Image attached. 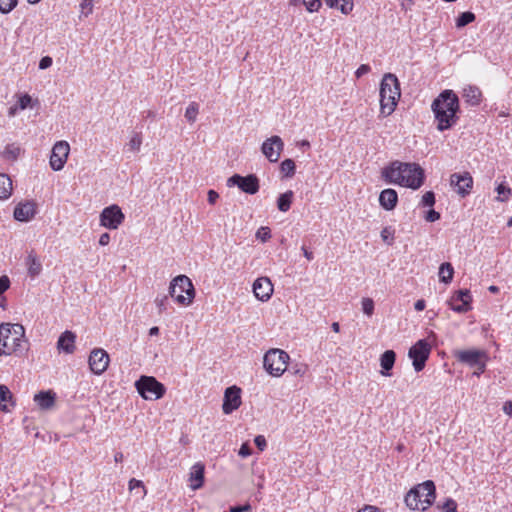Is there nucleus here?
<instances>
[{"label": "nucleus", "instance_id": "f257e3e1", "mask_svg": "<svg viewBox=\"0 0 512 512\" xmlns=\"http://www.w3.org/2000/svg\"><path fill=\"white\" fill-rule=\"evenodd\" d=\"M385 182L412 190L419 189L425 180V172L417 163L394 161L382 171Z\"/></svg>", "mask_w": 512, "mask_h": 512}, {"label": "nucleus", "instance_id": "f03ea898", "mask_svg": "<svg viewBox=\"0 0 512 512\" xmlns=\"http://www.w3.org/2000/svg\"><path fill=\"white\" fill-rule=\"evenodd\" d=\"M432 112L438 131L443 132L457 124L460 111L458 96L452 90L442 91L432 102Z\"/></svg>", "mask_w": 512, "mask_h": 512}, {"label": "nucleus", "instance_id": "7ed1b4c3", "mask_svg": "<svg viewBox=\"0 0 512 512\" xmlns=\"http://www.w3.org/2000/svg\"><path fill=\"white\" fill-rule=\"evenodd\" d=\"M27 340L21 324H0V358L22 353L26 350Z\"/></svg>", "mask_w": 512, "mask_h": 512}, {"label": "nucleus", "instance_id": "20e7f679", "mask_svg": "<svg viewBox=\"0 0 512 512\" xmlns=\"http://www.w3.org/2000/svg\"><path fill=\"white\" fill-rule=\"evenodd\" d=\"M401 97L400 83L392 73H386L380 83V115H391Z\"/></svg>", "mask_w": 512, "mask_h": 512}, {"label": "nucleus", "instance_id": "39448f33", "mask_svg": "<svg viewBox=\"0 0 512 512\" xmlns=\"http://www.w3.org/2000/svg\"><path fill=\"white\" fill-rule=\"evenodd\" d=\"M436 488L431 480H427L408 491L405 496V504L411 510L425 511L435 501Z\"/></svg>", "mask_w": 512, "mask_h": 512}, {"label": "nucleus", "instance_id": "423d86ee", "mask_svg": "<svg viewBox=\"0 0 512 512\" xmlns=\"http://www.w3.org/2000/svg\"><path fill=\"white\" fill-rule=\"evenodd\" d=\"M169 294L179 305L189 306L195 298L194 285L186 275H178L170 283Z\"/></svg>", "mask_w": 512, "mask_h": 512}, {"label": "nucleus", "instance_id": "0eeeda50", "mask_svg": "<svg viewBox=\"0 0 512 512\" xmlns=\"http://www.w3.org/2000/svg\"><path fill=\"white\" fill-rule=\"evenodd\" d=\"M290 355L279 348L268 350L263 357V367L272 377H281L288 368Z\"/></svg>", "mask_w": 512, "mask_h": 512}, {"label": "nucleus", "instance_id": "6e6552de", "mask_svg": "<svg viewBox=\"0 0 512 512\" xmlns=\"http://www.w3.org/2000/svg\"><path fill=\"white\" fill-rule=\"evenodd\" d=\"M135 387L145 400H158L166 393L165 386L153 376H141L135 382Z\"/></svg>", "mask_w": 512, "mask_h": 512}, {"label": "nucleus", "instance_id": "1a4fd4ad", "mask_svg": "<svg viewBox=\"0 0 512 512\" xmlns=\"http://www.w3.org/2000/svg\"><path fill=\"white\" fill-rule=\"evenodd\" d=\"M430 352L431 346L424 339L417 341L409 349L408 355L412 359L413 367L417 372H420L424 369L426 361L429 358Z\"/></svg>", "mask_w": 512, "mask_h": 512}, {"label": "nucleus", "instance_id": "9d476101", "mask_svg": "<svg viewBox=\"0 0 512 512\" xmlns=\"http://www.w3.org/2000/svg\"><path fill=\"white\" fill-rule=\"evenodd\" d=\"M474 180L470 172H456L450 175V186L462 198L470 195Z\"/></svg>", "mask_w": 512, "mask_h": 512}, {"label": "nucleus", "instance_id": "9b49d317", "mask_svg": "<svg viewBox=\"0 0 512 512\" xmlns=\"http://www.w3.org/2000/svg\"><path fill=\"white\" fill-rule=\"evenodd\" d=\"M124 220L125 215L116 204L104 208L100 214V225L110 230L117 229Z\"/></svg>", "mask_w": 512, "mask_h": 512}, {"label": "nucleus", "instance_id": "f8f14e48", "mask_svg": "<svg viewBox=\"0 0 512 512\" xmlns=\"http://www.w3.org/2000/svg\"><path fill=\"white\" fill-rule=\"evenodd\" d=\"M70 153V145L67 141H57L51 151L49 164L52 170L60 171L64 168Z\"/></svg>", "mask_w": 512, "mask_h": 512}, {"label": "nucleus", "instance_id": "ddd939ff", "mask_svg": "<svg viewBox=\"0 0 512 512\" xmlns=\"http://www.w3.org/2000/svg\"><path fill=\"white\" fill-rule=\"evenodd\" d=\"M227 185L229 187L237 186L241 191L251 195L256 194L260 188L259 179L254 174L247 176L234 174L228 178Z\"/></svg>", "mask_w": 512, "mask_h": 512}, {"label": "nucleus", "instance_id": "4468645a", "mask_svg": "<svg viewBox=\"0 0 512 512\" xmlns=\"http://www.w3.org/2000/svg\"><path fill=\"white\" fill-rule=\"evenodd\" d=\"M455 357L458 361L470 366H478L479 372L476 373L477 375L483 373L485 370V362L483 361V358L486 357V353L484 351L476 349L460 350L455 353Z\"/></svg>", "mask_w": 512, "mask_h": 512}, {"label": "nucleus", "instance_id": "2eb2a0df", "mask_svg": "<svg viewBox=\"0 0 512 512\" xmlns=\"http://www.w3.org/2000/svg\"><path fill=\"white\" fill-rule=\"evenodd\" d=\"M90 370L96 374H103L110 363L109 354L102 348H95L91 351L88 359Z\"/></svg>", "mask_w": 512, "mask_h": 512}, {"label": "nucleus", "instance_id": "dca6fc26", "mask_svg": "<svg viewBox=\"0 0 512 512\" xmlns=\"http://www.w3.org/2000/svg\"><path fill=\"white\" fill-rule=\"evenodd\" d=\"M284 148L282 139L275 135L266 139L261 147L262 153L270 162H277Z\"/></svg>", "mask_w": 512, "mask_h": 512}, {"label": "nucleus", "instance_id": "f3484780", "mask_svg": "<svg viewBox=\"0 0 512 512\" xmlns=\"http://www.w3.org/2000/svg\"><path fill=\"white\" fill-rule=\"evenodd\" d=\"M242 403L241 389L235 385L228 387L224 393L222 410L224 414H231L237 410Z\"/></svg>", "mask_w": 512, "mask_h": 512}, {"label": "nucleus", "instance_id": "a211bd4d", "mask_svg": "<svg viewBox=\"0 0 512 512\" xmlns=\"http://www.w3.org/2000/svg\"><path fill=\"white\" fill-rule=\"evenodd\" d=\"M472 296L469 290H459L450 299L451 309L458 313H465L471 310Z\"/></svg>", "mask_w": 512, "mask_h": 512}, {"label": "nucleus", "instance_id": "6ab92c4d", "mask_svg": "<svg viewBox=\"0 0 512 512\" xmlns=\"http://www.w3.org/2000/svg\"><path fill=\"white\" fill-rule=\"evenodd\" d=\"M273 292L274 286L270 278L262 276L254 281L253 293L258 300L267 302L272 297Z\"/></svg>", "mask_w": 512, "mask_h": 512}, {"label": "nucleus", "instance_id": "aec40b11", "mask_svg": "<svg viewBox=\"0 0 512 512\" xmlns=\"http://www.w3.org/2000/svg\"><path fill=\"white\" fill-rule=\"evenodd\" d=\"M37 205L34 201L20 202L14 209V218L20 222H28L36 215Z\"/></svg>", "mask_w": 512, "mask_h": 512}, {"label": "nucleus", "instance_id": "412c9836", "mask_svg": "<svg viewBox=\"0 0 512 512\" xmlns=\"http://www.w3.org/2000/svg\"><path fill=\"white\" fill-rule=\"evenodd\" d=\"M205 465L202 462L195 463L189 472L188 482L192 490H198L204 485Z\"/></svg>", "mask_w": 512, "mask_h": 512}, {"label": "nucleus", "instance_id": "4be33fe9", "mask_svg": "<svg viewBox=\"0 0 512 512\" xmlns=\"http://www.w3.org/2000/svg\"><path fill=\"white\" fill-rule=\"evenodd\" d=\"M25 266L27 268V273L29 277L36 278L41 274L42 262L40 257L35 252V250H31L28 252L27 257L25 259Z\"/></svg>", "mask_w": 512, "mask_h": 512}, {"label": "nucleus", "instance_id": "5701e85b", "mask_svg": "<svg viewBox=\"0 0 512 512\" xmlns=\"http://www.w3.org/2000/svg\"><path fill=\"white\" fill-rule=\"evenodd\" d=\"M462 97L469 106H479L483 100V94L479 87L468 85L463 88Z\"/></svg>", "mask_w": 512, "mask_h": 512}, {"label": "nucleus", "instance_id": "b1692460", "mask_svg": "<svg viewBox=\"0 0 512 512\" xmlns=\"http://www.w3.org/2000/svg\"><path fill=\"white\" fill-rule=\"evenodd\" d=\"M75 341L76 334L72 331L66 330L60 335L57 341V348L59 351H63L66 354H72L76 349Z\"/></svg>", "mask_w": 512, "mask_h": 512}, {"label": "nucleus", "instance_id": "393cba45", "mask_svg": "<svg viewBox=\"0 0 512 512\" xmlns=\"http://www.w3.org/2000/svg\"><path fill=\"white\" fill-rule=\"evenodd\" d=\"M381 207L387 211L393 210L398 203V194L394 189L387 188L381 191L379 195Z\"/></svg>", "mask_w": 512, "mask_h": 512}, {"label": "nucleus", "instance_id": "a878e982", "mask_svg": "<svg viewBox=\"0 0 512 512\" xmlns=\"http://www.w3.org/2000/svg\"><path fill=\"white\" fill-rule=\"evenodd\" d=\"M15 406L13 394L6 385H0V410L10 412Z\"/></svg>", "mask_w": 512, "mask_h": 512}, {"label": "nucleus", "instance_id": "bb28decb", "mask_svg": "<svg viewBox=\"0 0 512 512\" xmlns=\"http://www.w3.org/2000/svg\"><path fill=\"white\" fill-rule=\"evenodd\" d=\"M56 394L52 391H41L34 396V401L41 409H50L54 406Z\"/></svg>", "mask_w": 512, "mask_h": 512}, {"label": "nucleus", "instance_id": "cd10ccee", "mask_svg": "<svg viewBox=\"0 0 512 512\" xmlns=\"http://www.w3.org/2000/svg\"><path fill=\"white\" fill-rule=\"evenodd\" d=\"M396 360V354L393 350H386L380 357L383 376H391L390 370L393 368Z\"/></svg>", "mask_w": 512, "mask_h": 512}, {"label": "nucleus", "instance_id": "c85d7f7f", "mask_svg": "<svg viewBox=\"0 0 512 512\" xmlns=\"http://www.w3.org/2000/svg\"><path fill=\"white\" fill-rule=\"evenodd\" d=\"M13 193V182L8 174L0 173V200H7Z\"/></svg>", "mask_w": 512, "mask_h": 512}, {"label": "nucleus", "instance_id": "c756f323", "mask_svg": "<svg viewBox=\"0 0 512 512\" xmlns=\"http://www.w3.org/2000/svg\"><path fill=\"white\" fill-rule=\"evenodd\" d=\"M330 8H337L343 14H349L354 7L353 0H325Z\"/></svg>", "mask_w": 512, "mask_h": 512}, {"label": "nucleus", "instance_id": "7c9ffc66", "mask_svg": "<svg viewBox=\"0 0 512 512\" xmlns=\"http://www.w3.org/2000/svg\"><path fill=\"white\" fill-rule=\"evenodd\" d=\"M294 193L291 190L286 191L279 195L277 199V208L281 212H287L292 205Z\"/></svg>", "mask_w": 512, "mask_h": 512}, {"label": "nucleus", "instance_id": "2f4dec72", "mask_svg": "<svg viewBox=\"0 0 512 512\" xmlns=\"http://www.w3.org/2000/svg\"><path fill=\"white\" fill-rule=\"evenodd\" d=\"M292 6L304 5L310 13L318 12L322 6L321 0H290Z\"/></svg>", "mask_w": 512, "mask_h": 512}, {"label": "nucleus", "instance_id": "473e14b6", "mask_svg": "<svg viewBox=\"0 0 512 512\" xmlns=\"http://www.w3.org/2000/svg\"><path fill=\"white\" fill-rule=\"evenodd\" d=\"M454 276V268L449 262L442 263L439 267V280L443 283H450Z\"/></svg>", "mask_w": 512, "mask_h": 512}, {"label": "nucleus", "instance_id": "72a5a7b5", "mask_svg": "<svg viewBox=\"0 0 512 512\" xmlns=\"http://www.w3.org/2000/svg\"><path fill=\"white\" fill-rule=\"evenodd\" d=\"M20 154L21 148L15 144H8L2 152L3 158L7 160H16Z\"/></svg>", "mask_w": 512, "mask_h": 512}, {"label": "nucleus", "instance_id": "f704fd0d", "mask_svg": "<svg viewBox=\"0 0 512 512\" xmlns=\"http://www.w3.org/2000/svg\"><path fill=\"white\" fill-rule=\"evenodd\" d=\"M476 16L473 12L467 11L461 13L456 19V26L458 28L464 27L475 20Z\"/></svg>", "mask_w": 512, "mask_h": 512}, {"label": "nucleus", "instance_id": "c9c22d12", "mask_svg": "<svg viewBox=\"0 0 512 512\" xmlns=\"http://www.w3.org/2000/svg\"><path fill=\"white\" fill-rule=\"evenodd\" d=\"M281 172L286 177H292L295 173L296 165L292 159H285L280 166Z\"/></svg>", "mask_w": 512, "mask_h": 512}, {"label": "nucleus", "instance_id": "e433bc0d", "mask_svg": "<svg viewBox=\"0 0 512 512\" xmlns=\"http://www.w3.org/2000/svg\"><path fill=\"white\" fill-rule=\"evenodd\" d=\"M199 113V105L196 102H191L185 111V118L190 122H195Z\"/></svg>", "mask_w": 512, "mask_h": 512}, {"label": "nucleus", "instance_id": "4c0bfd02", "mask_svg": "<svg viewBox=\"0 0 512 512\" xmlns=\"http://www.w3.org/2000/svg\"><path fill=\"white\" fill-rule=\"evenodd\" d=\"M496 192L498 193L497 201L500 202L507 201L512 195L511 188L505 186L503 183L496 187Z\"/></svg>", "mask_w": 512, "mask_h": 512}, {"label": "nucleus", "instance_id": "58836bf2", "mask_svg": "<svg viewBox=\"0 0 512 512\" xmlns=\"http://www.w3.org/2000/svg\"><path fill=\"white\" fill-rule=\"evenodd\" d=\"M94 0H81L80 2V17H88L93 13Z\"/></svg>", "mask_w": 512, "mask_h": 512}, {"label": "nucleus", "instance_id": "ea45409f", "mask_svg": "<svg viewBox=\"0 0 512 512\" xmlns=\"http://www.w3.org/2000/svg\"><path fill=\"white\" fill-rule=\"evenodd\" d=\"M16 96L18 99L16 104L19 106L20 110L33 106V100L29 94H19Z\"/></svg>", "mask_w": 512, "mask_h": 512}, {"label": "nucleus", "instance_id": "a19ab883", "mask_svg": "<svg viewBox=\"0 0 512 512\" xmlns=\"http://www.w3.org/2000/svg\"><path fill=\"white\" fill-rule=\"evenodd\" d=\"M18 0H0V12L7 14L11 12L17 5Z\"/></svg>", "mask_w": 512, "mask_h": 512}, {"label": "nucleus", "instance_id": "79ce46f5", "mask_svg": "<svg viewBox=\"0 0 512 512\" xmlns=\"http://www.w3.org/2000/svg\"><path fill=\"white\" fill-rule=\"evenodd\" d=\"M290 372L295 376L303 377L308 372V365L305 363L294 364Z\"/></svg>", "mask_w": 512, "mask_h": 512}, {"label": "nucleus", "instance_id": "37998d69", "mask_svg": "<svg viewBox=\"0 0 512 512\" xmlns=\"http://www.w3.org/2000/svg\"><path fill=\"white\" fill-rule=\"evenodd\" d=\"M362 310L367 316H372L374 313V301L371 298L362 299Z\"/></svg>", "mask_w": 512, "mask_h": 512}, {"label": "nucleus", "instance_id": "c03bdc74", "mask_svg": "<svg viewBox=\"0 0 512 512\" xmlns=\"http://www.w3.org/2000/svg\"><path fill=\"white\" fill-rule=\"evenodd\" d=\"M256 238L262 242H266L271 238V230L269 227L262 226L256 232Z\"/></svg>", "mask_w": 512, "mask_h": 512}, {"label": "nucleus", "instance_id": "a18cd8bd", "mask_svg": "<svg viewBox=\"0 0 512 512\" xmlns=\"http://www.w3.org/2000/svg\"><path fill=\"white\" fill-rule=\"evenodd\" d=\"M142 144V138L139 133H135L129 140L128 146L131 151H138Z\"/></svg>", "mask_w": 512, "mask_h": 512}, {"label": "nucleus", "instance_id": "49530a36", "mask_svg": "<svg viewBox=\"0 0 512 512\" xmlns=\"http://www.w3.org/2000/svg\"><path fill=\"white\" fill-rule=\"evenodd\" d=\"M443 512H457V503L455 500L447 499L441 507Z\"/></svg>", "mask_w": 512, "mask_h": 512}, {"label": "nucleus", "instance_id": "de8ad7c7", "mask_svg": "<svg viewBox=\"0 0 512 512\" xmlns=\"http://www.w3.org/2000/svg\"><path fill=\"white\" fill-rule=\"evenodd\" d=\"M422 204L424 206H433L435 204V195L432 191H428L426 192L423 196H422V200H421Z\"/></svg>", "mask_w": 512, "mask_h": 512}, {"label": "nucleus", "instance_id": "09e8293b", "mask_svg": "<svg viewBox=\"0 0 512 512\" xmlns=\"http://www.w3.org/2000/svg\"><path fill=\"white\" fill-rule=\"evenodd\" d=\"M155 304L158 308V313L162 314L167 308V296L157 297Z\"/></svg>", "mask_w": 512, "mask_h": 512}, {"label": "nucleus", "instance_id": "8fccbe9b", "mask_svg": "<svg viewBox=\"0 0 512 512\" xmlns=\"http://www.w3.org/2000/svg\"><path fill=\"white\" fill-rule=\"evenodd\" d=\"M136 488H142L143 489V495L145 496L146 493H147V490L143 484V482L141 480H137L135 478H132L130 481H129V490H134Z\"/></svg>", "mask_w": 512, "mask_h": 512}, {"label": "nucleus", "instance_id": "3c124183", "mask_svg": "<svg viewBox=\"0 0 512 512\" xmlns=\"http://www.w3.org/2000/svg\"><path fill=\"white\" fill-rule=\"evenodd\" d=\"M254 443L260 451H263L267 447V441L263 435L256 436Z\"/></svg>", "mask_w": 512, "mask_h": 512}, {"label": "nucleus", "instance_id": "603ef678", "mask_svg": "<svg viewBox=\"0 0 512 512\" xmlns=\"http://www.w3.org/2000/svg\"><path fill=\"white\" fill-rule=\"evenodd\" d=\"M439 219H440V213L435 211L434 209L429 210L425 216V220L428 222H435Z\"/></svg>", "mask_w": 512, "mask_h": 512}, {"label": "nucleus", "instance_id": "864d4df0", "mask_svg": "<svg viewBox=\"0 0 512 512\" xmlns=\"http://www.w3.org/2000/svg\"><path fill=\"white\" fill-rule=\"evenodd\" d=\"M370 70H371V68H370V66H369L368 64H362V65H360V66L357 68V70H356V72H355V76H356V78H360V77H362L363 75H365V74L369 73V72H370Z\"/></svg>", "mask_w": 512, "mask_h": 512}, {"label": "nucleus", "instance_id": "5fc2aeb1", "mask_svg": "<svg viewBox=\"0 0 512 512\" xmlns=\"http://www.w3.org/2000/svg\"><path fill=\"white\" fill-rule=\"evenodd\" d=\"M10 287V280L7 276L0 277V295L7 291Z\"/></svg>", "mask_w": 512, "mask_h": 512}, {"label": "nucleus", "instance_id": "6e6d98bb", "mask_svg": "<svg viewBox=\"0 0 512 512\" xmlns=\"http://www.w3.org/2000/svg\"><path fill=\"white\" fill-rule=\"evenodd\" d=\"M252 454V450L248 443H243L239 449V455L243 458L248 457Z\"/></svg>", "mask_w": 512, "mask_h": 512}, {"label": "nucleus", "instance_id": "4d7b16f0", "mask_svg": "<svg viewBox=\"0 0 512 512\" xmlns=\"http://www.w3.org/2000/svg\"><path fill=\"white\" fill-rule=\"evenodd\" d=\"M252 510V507L250 504H245L242 506H234L231 507L229 512H250Z\"/></svg>", "mask_w": 512, "mask_h": 512}, {"label": "nucleus", "instance_id": "13d9d810", "mask_svg": "<svg viewBox=\"0 0 512 512\" xmlns=\"http://www.w3.org/2000/svg\"><path fill=\"white\" fill-rule=\"evenodd\" d=\"M52 58L49 56L43 57L39 62V68L44 70L49 68L52 65Z\"/></svg>", "mask_w": 512, "mask_h": 512}, {"label": "nucleus", "instance_id": "bf43d9fd", "mask_svg": "<svg viewBox=\"0 0 512 512\" xmlns=\"http://www.w3.org/2000/svg\"><path fill=\"white\" fill-rule=\"evenodd\" d=\"M219 198V194L214 191V190H209L208 191V202L212 205H214L216 203V201L218 200Z\"/></svg>", "mask_w": 512, "mask_h": 512}, {"label": "nucleus", "instance_id": "052dcab7", "mask_svg": "<svg viewBox=\"0 0 512 512\" xmlns=\"http://www.w3.org/2000/svg\"><path fill=\"white\" fill-rule=\"evenodd\" d=\"M110 242V235L108 233H103L99 238V244L101 246H106Z\"/></svg>", "mask_w": 512, "mask_h": 512}, {"label": "nucleus", "instance_id": "680f3d73", "mask_svg": "<svg viewBox=\"0 0 512 512\" xmlns=\"http://www.w3.org/2000/svg\"><path fill=\"white\" fill-rule=\"evenodd\" d=\"M301 250H302V252H303L304 257H305L308 261L313 260V258H314L313 252H312V251H309V250H308V248H307L305 245H303V246L301 247Z\"/></svg>", "mask_w": 512, "mask_h": 512}, {"label": "nucleus", "instance_id": "e2e57ef3", "mask_svg": "<svg viewBox=\"0 0 512 512\" xmlns=\"http://www.w3.org/2000/svg\"><path fill=\"white\" fill-rule=\"evenodd\" d=\"M503 411L505 414L512 416V401H506L503 405Z\"/></svg>", "mask_w": 512, "mask_h": 512}, {"label": "nucleus", "instance_id": "0e129e2a", "mask_svg": "<svg viewBox=\"0 0 512 512\" xmlns=\"http://www.w3.org/2000/svg\"><path fill=\"white\" fill-rule=\"evenodd\" d=\"M414 307H415V309H416L417 311H423V310L425 309V307H426V302H425V300H423V299H419V300H417V301L415 302Z\"/></svg>", "mask_w": 512, "mask_h": 512}, {"label": "nucleus", "instance_id": "69168bd1", "mask_svg": "<svg viewBox=\"0 0 512 512\" xmlns=\"http://www.w3.org/2000/svg\"><path fill=\"white\" fill-rule=\"evenodd\" d=\"M19 110H20V108L17 104L11 106L8 110V116L14 117L18 113Z\"/></svg>", "mask_w": 512, "mask_h": 512}, {"label": "nucleus", "instance_id": "338daca9", "mask_svg": "<svg viewBox=\"0 0 512 512\" xmlns=\"http://www.w3.org/2000/svg\"><path fill=\"white\" fill-rule=\"evenodd\" d=\"M357 512H381L377 507L374 506H366Z\"/></svg>", "mask_w": 512, "mask_h": 512}, {"label": "nucleus", "instance_id": "774afa93", "mask_svg": "<svg viewBox=\"0 0 512 512\" xmlns=\"http://www.w3.org/2000/svg\"><path fill=\"white\" fill-rule=\"evenodd\" d=\"M158 334H159V328L157 326L150 328V330H149L150 336H156Z\"/></svg>", "mask_w": 512, "mask_h": 512}]
</instances>
